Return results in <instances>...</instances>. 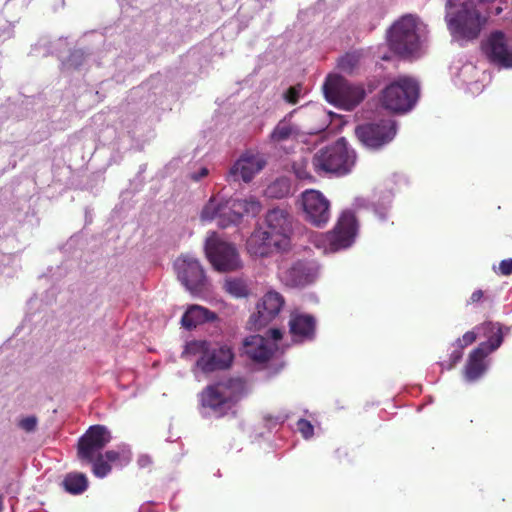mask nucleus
<instances>
[{
  "instance_id": "1",
  "label": "nucleus",
  "mask_w": 512,
  "mask_h": 512,
  "mask_svg": "<svg viewBox=\"0 0 512 512\" xmlns=\"http://www.w3.org/2000/svg\"><path fill=\"white\" fill-rule=\"evenodd\" d=\"M426 35V25L413 14L402 16L386 33L389 49L404 59L415 57L420 53Z\"/></svg>"
},
{
  "instance_id": "2",
  "label": "nucleus",
  "mask_w": 512,
  "mask_h": 512,
  "mask_svg": "<svg viewBox=\"0 0 512 512\" xmlns=\"http://www.w3.org/2000/svg\"><path fill=\"white\" fill-rule=\"evenodd\" d=\"M445 20L448 30L457 40L476 39L485 22L475 0H446Z\"/></svg>"
},
{
  "instance_id": "3",
  "label": "nucleus",
  "mask_w": 512,
  "mask_h": 512,
  "mask_svg": "<svg viewBox=\"0 0 512 512\" xmlns=\"http://www.w3.org/2000/svg\"><path fill=\"white\" fill-rule=\"evenodd\" d=\"M356 162V153L344 137L319 148L312 157V167L318 175L349 174Z\"/></svg>"
},
{
  "instance_id": "4",
  "label": "nucleus",
  "mask_w": 512,
  "mask_h": 512,
  "mask_svg": "<svg viewBox=\"0 0 512 512\" xmlns=\"http://www.w3.org/2000/svg\"><path fill=\"white\" fill-rule=\"evenodd\" d=\"M244 390L245 382L241 378H229L207 386L200 394L203 416L219 418L226 415L240 399Z\"/></svg>"
},
{
  "instance_id": "5",
  "label": "nucleus",
  "mask_w": 512,
  "mask_h": 512,
  "mask_svg": "<svg viewBox=\"0 0 512 512\" xmlns=\"http://www.w3.org/2000/svg\"><path fill=\"white\" fill-rule=\"evenodd\" d=\"M420 93L418 81L410 76H399L382 91L381 102L384 108L396 113L410 111Z\"/></svg>"
},
{
  "instance_id": "6",
  "label": "nucleus",
  "mask_w": 512,
  "mask_h": 512,
  "mask_svg": "<svg viewBox=\"0 0 512 512\" xmlns=\"http://www.w3.org/2000/svg\"><path fill=\"white\" fill-rule=\"evenodd\" d=\"M323 92L330 104L345 110H353L366 96L361 84L351 83L341 75H329L323 84Z\"/></svg>"
},
{
  "instance_id": "7",
  "label": "nucleus",
  "mask_w": 512,
  "mask_h": 512,
  "mask_svg": "<svg viewBox=\"0 0 512 512\" xmlns=\"http://www.w3.org/2000/svg\"><path fill=\"white\" fill-rule=\"evenodd\" d=\"M243 202L240 198L225 199L219 195L211 197L208 203L201 211L203 221H212L217 219V224L221 228H227L231 225L240 223L244 216Z\"/></svg>"
},
{
  "instance_id": "8",
  "label": "nucleus",
  "mask_w": 512,
  "mask_h": 512,
  "mask_svg": "<svg viewBox=\"0 0 512 512\" xmlns=\"http://www.w3.org/2000/svg\"><path fill=\"white\" fill-rule=\"evenodd\" d=\"M204 249L208 260L219 272H231L242 267L238 250L232 243L212 236L206 239Z\"/></svg>"
},
{
  "instance_id": "9",
  "label": "nucleus",
  "mask_w": 512,
  "mask_h": 512,
  "mask_svg": "<svg viewBox=\"0 0 512 512\" xmlns=\"http://www.w3.org/2000/svg\"><path fill=\"white\" fill-rule=\"evenodd\" d=\"M397 133L396 123L382 119L357 125L355 135L359 142L370 150H379L390 143Z\"/></svg>"
},
{
  "instance_id": "10",
  "label": "nucleus",
  "mask_w": 512,
  "mask_h": 512,
  "mask_svg": "<svg viewBox=\"0 0 512 512\" xmlns=\"http://www.w3.org/2000/svg\"><path fill=\"white\" fill-rule=\"evenodd\" d=\"M304 218L311 225L322 228L330 220V201L318 190L308 189L301 194Z\"/></svg>"
},
{
  "instance_id": "11",
  "label": "nucleus",
  "mask_w": 512,
  "mask_h": 512,
  "mask_svg": "<svg viewBox=\"0 0 512 512\" xmlns=\"http://www.w3.org/2000/svg\"><path fill=\"white\" fill-rule=\"evenodd\" d=\"M358 233V222L352 211H344L332 231L327 233L329 249L333 252L350 248Z\"/></svg>"
},
{
  "instance_id": "12",
  "label": "nucleus",
  "mask_w": 512,
  "mask_h": 512,
  "mask_svg": "<svg viewBox=\"0 0 512 512\" xmlns=\"http://www.w3.org/2000/svg\"><path fill=\"white\" fill-rule=\"evenodd\" d=\"M234 360L232 348L226 344H209L207 354L198 358L192 368V372L197 377L198 372L209 374L218 370L228 369Z\"/></svg>"
},
{
  "instance_id": "13",
  "label": "nucleus",
  "mask_w": 512,
  "mask_h": 512,
  "mask_svg": "<svg viewBox=\"0 0 512 512\" xmlns=\"http://www.w3.org/2000/svg\"><path fill=\"white\" fill-rule=\"evenodd\" d=\"M111 440V431L106 426H90L78 440L77 454L79 459L92 462Z\"/></svg>"
},
{
  "instance_id": "14",
  "label": "nucleus",
  "mask_w": 512,
  "mask_h": 512,
  "mask_svg": "<svg viewBox=\"0 0 512 512\" xmlns=\"http://www.w3.org/2000/svg\"><path fill=\"white\" fill-rule=\"evenodd\" d=\"M174 268L181 284L191 293H198L203 290L206 284L204 268L193 256L183 255L176 259Z\"/></svg>"
},
{
  "instance_id": "15",
  "label": "nucleus",
  "mask_w": 512,
  "mask_h": 512,
  "mask_svg": "<svg viewBox=\"0 0 512 512\" xmlns=\"http://www.w3.org/2000/svg\"><path fill=\"white\" fill-rule=\"evenodd\" d=\"M285 304L283 296L276 291H268L257 304V312L253 313L248 320L250 330H260L273 321L282 310Z\"/></svg>"
},
{
  "instance_id": "16",
  "label": "nucleus",
  "mask_w": 512,
  "mask_h": 512,
  "mask_svg": "<svg viewBox=\"0 0 512 512\" xmlns=\"http://www.w3.org/2000/svg\"><path fill=\"white\" fill-rule=\"evenodd\" d=\"M320 273V265L314 260H298L280 274L282 283L291 288H303L313 284Z\"/></svg>"
},
{
  "instance_id": "17",
  "label": "nucleus",
  "mask_w": 512,
  "mask_h": 512,
  "mask_svg": "<svg viewBox=\"0 0 512 512\" xmlns=\"http://www.w3.org/2000/svg\"><path fill=\"white\" fill-rule=\"evenodd\" d=\"M487 58L503 68H512V37H507L502 31H494L482 44Z\"/></svg>"
},
{
  "instance_id": "18",
  "label": "nucleus",
  "mask_w": 512,
  "mask_h": 512,
  "mask_svg": "<svg viewBox=\"0 0 512 512\" xmlns=\"http://www.w3.org/2000/svg\"><path fill=\"white\" fill-rule=\"evenodd\" d=\"M287 248L276 239L263 225H257L246 241V249L254 258L269 257Z\"/></svg>"
},
{
  "instance_id": "19",
  "label": "nucleus",
  "mask_w": 512,
  "mask_h": 512,
  "mask_svg": "<svg viewBox=\"0 0 512 512\" xmlns=\"http://www.w3.org/2000/svg\"><path fill=\"white\" fill-rule=\"evenodd\" d=\"M292 220V215L287 207L276 206L266 212L262 225L276 239L288 246L289 235L292 232Z\"/></svg>"
},
{
  "instance_id": "20",
  "label": "nucleus",
  "mask_w": 512,
  "mask_h": 512,
  "mask_svg": "<svg viewBox=\"0 0 512 512\" xmlns=\"http://www.w3.org/2000/svg\"><path fill=\"white\" fill-rule=\"evenodd\" d=\"M266 162L253 154L245 153L230 167L226 180L229 183L243 181L249 183L260 172Z\"/></svg>"
},
{
  "instance_id": "21",
  "label": "nucleus",
  "mask_w": 512,
  "mask_h": 512,
  "mask_svg": "<svg viewBox=\"0 0 512 512\" xmlns=\"http://www.w3.org/2000/svg\"><path fill=\"white\" fill-rule=\"evenodd\" d=\"M289 331L295 342L312 341L316 336V319L311 314L292 312Z\"/></svg>"
},
{
  "instance_id": "22",
  "label": "nucleus",
  "mask_w": 512,
  "mask_h": 512,
  "mask_svg": "<svg viewBox=\"0 0 512 512\" xmlns=\"http://www.w3.org/2000/svg\"><path fill=\"white\" fill-rule=\"evenodd\" d=\"M475 329L478 333L487 338L486 341L481 342L477 347L482 351L490 354L496 351L503 343V325L499 322L487 321L483 324L476 326Z\"/></svg>"
},
{
  "instance_id": "23",
  "label": "nucleus",
  "mask_w": 512,
  "mask_h": 512,
  "mask_svg": "<svg viewBox=\"0 0 512 512\" xmlns=\"http://www.w3.org/2000/svg\"><path fill=\"white\" fill-rule=\"evenodd\" d=\"M392 201L393 193L390 190H383L379 194H375L372 201L362 197L356 198L355 205L359 208H371L378 219L384 222L388 218V212L391 209Z\"/></svg>"
},
{
  "instance_id": "24",
  "label": "nucleus",
  "mask_w": 512,
  "mask_h": 512,
  "mask_svg": "<svg viewBox=\"0 0 512 512\" xmlns=\"http://www.w3.org/2000/svg\"><path fill=\"white\" fill-rule=\"evenodd\" d=\"M243 354L254 362L264 363L271 358L273 351L264 337L251 335L244 339Z\"/></svg>"
},
{
  "instance_id": "25",
  "label": "nucleus",
  "mask_w": 512,
  "mask_h": 512,
  "mask_svg": "<svg viewBox=\"0 0 512 512\" xmlns=\"http://www.w3.org/2000/svg\"><path fill=\"white\" fill-rule=\"evenodd\" d=\"M488 355L478 347L470 352L464 367V380L466 382H476L487 372L488 363L485 361V358Z\"/></svg>"
},
{
  "instance_id": "26",
  "label": "nucleus",
  "mask_w": 512,
  "mask_h": 512,
  "mask_svg": "<svg viewBox=\"0 0 512 512\" xmlns=\"http://www.w3.org/2000/svg\"><path fill=\"white\" fill-rule=\"evenodd\" d=\"M217 319L215 312L200 305H191L182 315L181 324L186 330L191 331L199 325L214 322Z\"/></svg>"
},
{
  "instance_id": "27",
  "label": "nucleus",
  "mask_w": 512,
  "mask_h": 512,
  "mask_svg": "<svg viewBox=\"0 0 512 512\" xmlns=\"http://www.w3.org/2000/svg\"><path fill=\"white\" fill-rule=\"evenodd\" d=\"M91 53L82 49L73 50L70 55L61 61V70L63 72L84 71L90 67Z\"/></svg>"
},
{
  "instance_id": "28",
  "label": "nucleus",
  "mask_w": 512,
  "mask_h": 512,
  "mask_svg": "<svg viewBox=\"0 0 512 512\" xmlns=\"http://www.w3.org/2000/svg\"><path fill=\"white\" fill-rule=\"evenodd\" d=\"M63 489L71 495H80L88 488V479L84 473L70 472L62 481Z\"/></svg>"
},
{
  "instance_id": "29",
  "label": "nucleus",
  "mask_w": 512,
  "mask_h": 512,
  "mask_svg": "<svg viewBox=\"0 0 512 512\" xmlns=\"http://www.w3.org/2000/svg\"><path fill=\"white\" fill-rule=\"evenodd\" d=\"M363 57L362 50L347 52L338 59L337 67L342 73L352 75L360 69Z\"/></svg>"
},
{
  "instance_id": "30",
  "label": "nucleus",
  "mask_w": 512,
  "mask_h": 512,
  "mask_svg": "<svg viewBox=\"0 0 512 512\" xmlns=\"http://www.w3.org/2000/svg\"><path fill=\"white\" fill-rule=\"evenodd\" d=\"M267 198L282 199L291 194V181L287 177H280L271 182L265 189Z\"/></svg>"
},
{
  "instance_id": "31",
  "label": "nucleus",
  "mask_w": 512,
  "mask_h": 512,
  "mask_svg": "<svg viewBox=\"0 0 512 512\" xmlns=\"http://www.w3.org/2000/svg\"><path fill=\"white\" fill-rule=\"evenodd\" d=\"M224 288L227 293L235 298H246L250 294L247 280L243 278H229L225 281Z\"/></svg>"
},
{
  "instance_id": "32",
  "label": "nucleus",
  "mask_w": 512,
  "mask_h": 512,
  "mask_svg": "<svg viewBox=\"0 0 512 512\" xmlns=\"http://www.w3.org/2000/svg\"><path fill=\"white\" fill-rule=\"evenodd\" d=\"M120 125L132 138L139 136L142 122L134 111H127L120 116Z\"/></svg>"
},
{
  "instance_id": "33",
  "label": "nucleus",
  "mask_w": 512,
  "mask_h": 512,
  "mask_svg": "<svg viewBox=\"0 0 512 512\" xmlns=\"http://www.w3.org/2000/svg\"><path fill=\"white\" fill-rule=\"evenodd\" d=\"M210 342L206 340H193L187 342L181 353V358L189 359L192 356L202 358L207 354Z\"/></svg>"
},
{
  "instance_id": "34",
  "label": "nucleus",
  "mask_w": 512,
  "mask_h": 512,
  "mask_svg": "<svg viewBox=\"0 0 512 512\" xmlns=\"http://www.w3.org/2000/svg\"><path fill=\"white\" fill-rule=\"evenodd\" d=\"M296 112V110H292L290 113H288L285 118L280 121L274 130L271 133V139L274 141H284L287 140L291 134H292V127L291 125L286 121L288 118H291L293 114Z\"/></svg>"
},
{
  "instance_id": "35",
  "label": "nucleus",
  "mask_w": 512,
  "mask_h": 512,
  "mask_svg": "<svg viewBox=\"0 0 512 512\" xmlns=\"http://www.w3.org/2000/svg\"><path fill=\"white\" fill-rule=\"evenodd\" d=\"M103 456L108 462L120 461L126 464L131 459V451L128 445L121 444L118 446L117 450H108Z\"/></svg>"
},
{
  "instance_id": "36",
  "label": "nucleus",
  "mask_w": 512,
  "mask_h": 512,
  "mask_svg": "<svg viewBox=\"0 0 512 512\" xmlns=\"http://www.w3.org/2000/svg\"><path fill=\"white\" fill-rule=\"evenodd\" d=\"M91 463L93 464V474L97 478H105L112 470L109 462L104 460L103 454L97 455Z\"/></svg>"
},
{
  "instance_id": "37",
  "label": "nucleus",
  "mask_w": 512,
  "mask_h": 512,
  "mask_svg": "<svg viewBox=\"0 0 512 512\" xmlns=\"http://www.w3.org/2000/svg\"><path fill=\"white\" fill-rule=\"evenodd\" d=\"M242 202L244 215L255 217L260 213L262 205L256 197L249 196L242 198Z\"/></svg>"
},
{
  "instance_id": "38",
  "label": "nucleus",
  "mask_w": 512,
  "mask_h": 512,
  "mask_svg": "<svg viewBox=\"0 0 512 512\" xmlns=\"http://www.w3.org/2000/svg\"><path fill=\"white\" fill-rule=\"evenodd\" d=\"M304 94L305 91L303 85L298 83L296 85L290 86L283 94V98L287 103L294 105L298 103L299 99Z\"/></svg>"
},
{
  "instance_id": "39",
  "label": "nucleus",
  "mask_w": 512,
  "mask_h": 512,
  "mask_svg": "<svg viewBox=\"0 0 512 512\" xmlns=\"http://www.w3.org/2000/svg\"><path fill=\"white\" fill-rule=\"evenodd\" d=\"M474 330L467 331L462 338H458L453 343V346H457L459 348H465L466 346L472 344L477 339V333Z\"/></svg>"
},
{
  "instance_id": "40",
  "label": "nucleus",
  "mask_w": 512,
  "mask_h": 512,
  "mask_svg": "<svg viewBox=\"0 0 512 512\" xmlns=\"http://www.w3.org/2000/svg\"><path fill=\"white\" fill-rule=\"evenodd\" d=\"M297 429L305 439L311 438L314 434V427L311 422L303 418L298 420Z\"/></svg>"
},
{
  "instance_id": "41",
  "label": "nucleus",
  "mask_w": 512,
  "mask_h": 512,
  "mask_svg": "<svg viewBox=\"0 0 512 512\" xmlns=\"http://www.w3.org/2000/svg\"><path fill=\"white\" fill-rule=\"evenodd\" d=\"M454 347L455 349L449 355V362L447 364L441 363V365L446 369L453 368L462 359L463 348H459L457 346Z\"/></svg>"
},
{
  "instance_id": "42",
  "label": "nucleus",
  "mask_w": 512,
  "mask_h": 512,
  "mask_svg": "<svg viewBox=\"0 0 512 512\" xmlns=\"http://www.w3.org/2000/svg\"><path fill=\"white\" fill-rule=\"evenodd\" d=\"M67 41L65 38L60 37L54 41L49 42L48 53L59 54L67 47Z\"/></svg>"
},
{
  "instance_id": "43",
  "label": "nucleus",
  "mask_w": 512,
  "mask_h": 512,
  "mask_svg": "<svg viewBox=\"0 0 512 512\" xmlns=\"http://www.w3.org/2000/svg\"><path fill=\"white\" fill-rule=\"evenodd\" d=\"M209 175V169L205 166H201L196 170L190 171L187 174V178L194 182H200L203 178Z\"/></svg>"
},
{
  "instance_id": "44",
  "label": "nucleus",
  "mask_w": 512,
  "mask_h": 512,
  "mask_svg": "<svg viewBox=\"0 0 512 512\" xmlns=\"http://www.w3.org/2000/svg\"><path fill=\"white\" fill-rule=\"evenodd\" d=\"M37 426V418L35 416H28L23 418L19 422V427L26 432H32L36 429Z\"/></svg>"
},
{
  "instance_id": "45",
  "label": "nucleus",
  "mask_w": 512,
  "mask_h": 512,
  "mask_svg": "<svg viewBox=\"0 0 512 512\" xmlns=\"http://www.w3.org/2000/svg\"><path fill=\"white\" fill-rule=\"evenodd\" d=\"M14 35L13 25L7 22L4 27L0 28V42H4Z\"/></svg>"
},
{
  "instance_id": "46",
  "label": "nucleus",
  "mask_w": 512,
  "mask_h": 512,
  "mask_svg": "<svg viewBox=\"0 0 512 512\" xmlns=\"http://www.w3.org/2000/svg\"><path fill=\"white\" fill-rule=\"evenodd\" d=\"M499 271L504 276L511 275L512 274V258L502 260L499 264Z\"/></svg>"
},
{
  "instance_id": "47",
  "label": "nucleus",
  "mask_w": 512,
  "mask_h": 512,
  "mask_svg": "<svg viewBox=\"0 0 512 512\" xmlns=\"http://www.w3.org/2000/svg\"><path fill=\"white\" fill-rule=\"evenodd\" d=\"M146 170V165L145 164H142L140 167H139V172L137 174V176L135 177V179L131 182V185H134L135 184V190H138L144 183V178L142 177V174L145 172Z\"/></svg>"
},
{
  "instance_id": "48",
  "label": "nucleus",
  "mask_w": 512,
  "mask_h": 512,
  "mask_svg": "<svg viewBox=\"0 0 512 512\" xmlns=\"http://www.w3.org/2000/svg\"><path fill=\"white\" fill-rule=\"evenodd\" d=\"M294 168H295V174H296L297 178H299L301 180H312L313 179V176H311L304 168L296 167V166H294Z\"/></svg>"
},
{
  "instance_id": "49",
  "label": "nucleus",
  "mask_w": 512,
  "mask_h": 512,
  "mask_svg": "<svg viewBox=\"0 0 512 512\" xmlns=\"http://www.w3.org/2000/svg\"><path fill=\"white\" fill-rule=\"evenodd\" d=\"M137 463L140 468H145L151 465L152 459L149 455L143 454L139 456Z\"/></svg>"
},
{
  "instance_id": "50",
  "label": "nucleus",
  "mask_w": 512,
  "mask_h": 512,
  "mask_svg": "<svg viewBox=\"0 0 512 512\" xmlns=\"http://www.w3.org/2000/svg\"><path fill=\"white\" fill-rule=\"evenodd\" d=\"M268 334H269V337L273 341H275V342H277L280 339H282V336H283L282 331L280 329H278V328H271V329H269Z\"/></svg>"
},
{
  "instance_id": "51",
  "label": "nucleus",
  "mask_w": 512,
  "mask_h": 512,
  "mask_svg": "<svg viewBox=\"0 0 512 512\" xmlns=\"http://www.w3.org/2000/svg\"><path fill=\"white\" fill-rule=\"evenodd\" d=\"M482 297H483V291L480 289L475 290L470 297V303H477L481 300Z\"/></svg>"
},
{
  "instance_id": "52",
  "label": "nucleus",
  "mask_w": 512,
  "mask_h": 512,
  "mask_svg": "<svg viewBox=\"0 0 512 512\" xmlns=\"http://www.w3.org/2000/svg\"><path fill=\"white\" fill-rule=\"evenodd\" d=\"M138 512H151L150 503L142 504L138 510Z\"/></svg>"
},
{
  "instance_id": "53",
  "label": "nucleus",
  "mask_w": 512,
  "mask_h": 512,
  "mask_svg": "<svg viewBox=\"0 0 512 512\" xmlns=\"http://www.w3.org/2000/svg\"><path fill=\"white\" fill-rule=\"evenodd\" d=\"M161 78V75H156V76H153L151 79H150V83H151V86H154V83H156L157 81H159Z\"/></svg>"
},
{
  "instance_id": "54",
  "label": "nucleus",
  "mask_w": 512,
  "mask_h": 512,
  "mask_svg": "<svg viewBox=\"0 0 512 512\" xmlns=\"http://www.w3.org/2000/svg\"><path fill=\"white\" fill-rule=\"evenodd\" d=\"M511 327L503 325V336L510 333Z\"/></svg>"
},
{
  "instance_id": "55",
  "label": "nucleus",
  "mask_w": 512,
  "mask_h": 512,
  "mask_svg": "<svg viewBox=\"0 0 512 512\" xmlns=\"http://www.w3.org/2000/svg\"><path fill=\"white\" fill-rule=\"evenodd\" d=\"M287 419V416H278L276 417V421L278 423H283Z\"/></svg>"
},
{
  "instance_id": "56",
  "label": "nucleus",
  "mask_w": 512,
  "mask_h": 512,
  "mask_svg": "<svg viewBox=\"0 0 512 512\" xmlns=\"http://www.w3.org/2000/svg\"><path fill=\"white\" fill-rule=\"evenodd\" d=\"M473 67L471 65H464L462 68V71L472 69Z\"/></svg>"
},
{
  "instance_id": "57",
  "label": "nucleus",
  "mask_w": 512,
  "mask_h": 512,
  "mask_svg": "<svg viewBox=\"0 0 512 512\" xmlns=\"http://www.w3.org/2000/svg\"><path fill=\"white\" fill-rule=\"evenodd\" d=\"M10 3H11V0H7L5 2L4 8L7 9L9 7Z\"/></svg>"
},
{
  "instance_id": "58",
  "label": "nucleus",
  "mask_w": 512,
  "mask_h": 512,
  "mask_svg": "<svg viewBox=\"0 0 512 512\" xmlns=\"http://www.w3.org/2000/svg\"><path fill=\"white\" fill-rule=\"evenodd\" d=\"M381 59H382V60H386V61H387V60H389V59H390V57H389V56H387L386 54H384L383 56H381Z\"/></svg>"
}]
</instances>
